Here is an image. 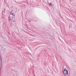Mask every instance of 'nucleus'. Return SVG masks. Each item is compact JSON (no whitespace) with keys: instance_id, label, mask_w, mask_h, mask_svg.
<instances>
[{"instance_id":"0eeeda50","label":"nucleus","mask_w":76,"mask_h":76,"mask_svg":"<svg viewBox=\"0 0 76 76\" xmlns=\"http://www.w3.org/2000/svg\"><path fill=\"white\" fill-rule=\"evenodd\" d=\"M29 22H31V21H29Z\"/></svg>"},{"instance_id":"f03ea898","label":"nucleus","mask_w":76,"mask_h":76,"mask_svg":"<svg viewBox=\"0 0 76 76\" xmlns=\"http://www.w3.org/2000/svg\"><path fill=\"white\" fill-rule=\"evenodd\" d=\"M49 5H50L51 6H52V3L50 2L49 4Z\"/></svg>"},{"instance_id":"f257e3e1","label":"nucleus","mask_w":76,"mask_h":76,"mask_svg":"<svg viewBox=\"0 0 76 76\" xmlns=\"http://www.w3.org/2000/svg\"><path fill=\"white\" fill-rule=\"evenodd\" d=\"M63 73L64 75H65V76H67V74H69L68 71L67 69H64V70L63 71Z\"/></svg>"},{"instance_id":"423d86ee","label":"nucleus","mask_w":76,"mask_h":76,"mask_svg":"<svg viewBox=\"0 0 76 76\" xmlns=\"http://www.w3.org/2000/svg\"><path fill=\"white\" fill-rule=\"evenodd\" d=\"M52 6H54V5H53V4H52Z\"/></svg>"},{"instance_id":"20e7f679","label":"nucleus","mask_w":76,"mask_h":76,"mask_svg":"<svg viewBox=\"0 0 76 76\" xmlns=\"http://www.w3.org/2000/svg\"><path fill=\"white\" fill-rule=\"evenodd\" d=\"M12 22H15V20H13V21H12Z\"/></svg>"},{"instance_id":"39448f33","label":"nucleus","mask_w":76,"mask_h":76,"mask_svg":"<svg viewBox=\"0 0 76 76\" xmlns=\"http://www.w3.org/2000/svg\"><path fill=\"white\" fill-rule=\"evenodd\" d=\"M1 56H0V59H1Z\"/></svg>"},{"instance_id":"7ed1b4c3","label":"nucleus","mask_w":76,"mask_h":76,"mask_svg":"<svg viewBox=\"0 0 76 76\" xmlns=\"http://www.w3.org/2000/svg\"><path fill=\"white\" fill-rule=\"evenodd\" d=\"M12 15H13V16H15V14H12Z\"/></svg>"}]
</instances>
